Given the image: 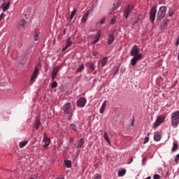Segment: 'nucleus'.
Segmentation results:
<instances>
[{"label":"nucleus","instance_id":"f257e3e1","mask_svg":"<svg viewBox=\"0 0 179 179\" xmlns=\"http://www.w3.org/2000/svg\"><path fill=\"white\" fill-rule=\"evenodd\" d=\"M131 57H133L131 59V65L132 66H135L138 61L142 60V53H139V48L138 46L134 45L130 52Z\"/></svg>","mask_w":179,"mask_h":179},{"label":"nucleus","instance_id":"f03ea898","mask_svg":"<svg viewBox=\"0 0 179 179\" xmlns=\"http://www.w3.org/2000/svg\"><path fill=\"white\" fill-rule=\"evenodd\" d=\"M171 124L173 128H178L179 125V110L173 112L171 115Z\"/></svg>","mask_w":179,"mask_h":179},{"label":"nucleus","instance_id":"7ed1b4c3","mask_svg":"<svg viewBox=\"0 0 179 179\" xmlns=\"http://www.w3.org/2000/svg\"><path fill=\"white\" fill-rule=\"evenodd\" d=\"M166 10H167V8H166V6L160 7L157 13V20H158L159 22H162V20L164 19V16H166Z\"/></svg>","mask_w":179,"mask_h":179},{"label":"nucleus","instance_id":"20e7f679","mask_svg":"<svg viewBox=\"0 0 179 179\" xmlns=\"http://www.w3.org/2000/svg\"><path fill=\"white\" fill-rule=\"evenodd\" d=\"M166 120V117L164 115H158L157 117L156 121L153 124V128H157L159 125L163 124L164 121Z\"/></svg>","mask_w":179,"mask_h":179},{"label":"nucleus","instance_id":"39448f33","mask_svg":"<svg viewBox=\"0 0 179 179\" xmlns=\"http://www.w3.org/2000/svg\"><path fill=\"white\" fill-rule=\"evenodd\" d=\"M62 110L64 111L65 114H71L72 113V105L71 103H66L63 106Z\"/></svg>","mask_w":179,"mask_h":179},{"label":"nucleus","instance_id":"423d86ee","mask_svg":"<svg viewBox=\"0 0 179 179\" xmlns=\"http://www.w3.org/2000/svg\"><path fill=\"white\" fill-rule=\"evenodd\" d=\"M156 13H157L156 7L151 8L150 11V20H151L152 23H153L155 22V19H156Z\"/></svg>","mask_w":179,"mask_h":179},{"label":"nucleus","instance_id":"0eeeda50","mask_svg":"<svg viewBox=\"0 0 179 179\" xmlns=\"http://www.w3.org/2000/svg\"><path fill=\"white\" fill-rule=\"evenodd\" d=\"M133 9H134V6L132 5H128L124 8L123 13L126 19H128V16H129V13H131V10H132Z\"/></svg>","mask_w":179,"mask_h":179},{"label":"nucleus","instance_id":"6e6552de","mask_svg":"<svg viewBox=\"0 0 179 179\" xmlns=\"http://www.w3.org/2000/svg\"><path fill=\"white\" fill-rule=\"evenodd\" d=\"M43 142L45 143L43 144V148H48L50 143H51V140L47 136V134H44L43 135Z\"/></svg>","mask_w":179,"mask_h":179},{"label":"nucleus","instance_id":"1a4fd4ad","mask_svg":"<svg viewBox=\"0 0 179 179\" xmlns=\"http://www.w3.org/2000/svg\"><path fill=\"white\" fill-rule=\"evenodd\" d=\"M114 30H111L109 32L108 39V45H111L112 43H114Z\"/></svg>","mask_w":179,"mask_h":179},{"label":"nucleus","instance_id":"9d476101","mask_svg":"<svg viewBox=\"0 0 179 179\" xmlns=\"http://www.w3.org/2000/svg\"><path fill=\"white\" fill-rule=\"evenodd\" d=\"M100 37H101V33L100 31H98L96 35L92 36V38H94V40L92 42V44H96V43L100 40Z\"/></svg>","mask_w":179,"mask_h":179},{"label":"nucleus","instance_id":"9b49d317","mask_svg":"<svg viewBox=\"0 0 179 179\" xmlns=\"http://www.w3.org/2000/svg\"><path fill=\"white\" fill-rule=\"evenodd\" d=\"M77 105L78 107H85V106H86V99L83 97H80L77 101Z\"/></svg>","mask_w":179,"mask_h":179},{"label":"nucleus","instance_id":"f8f14e48","mask_svg":"<svg viewBox=\"0 0 179 179\" xmlns=\"http://www.w3.org/2000/svg\"><path fill=\"white\" fill-rule=\"evenodd\" d=\"M37 76H38V67L36 66L34 71L31 77V82H34V80H36Z\"/></svg>","mask_w":179,"mask_h":179},{"label":"nucleus","instance_id":"ddd939ff","mask_svg":"<svg viewBox=\"0 0 179 179\" xmlns=\"http://www.w3.org/2000/svg\"><path fill=\"white\" fill-rule=\"evenodd\" d=\"M169 22L170 21L169 20H164L159 27L160 30H164V29H166L167 26H169Z\"/></svg>","mask_w":179,"mask_h":179},{"label":"nucleus","instance_id":"4468645a","mask_svg":"<svg viewBox=\"0 0 179 179\" xmlns=\"http://www.w3.org/2000/svg\"><path fill=\"white\" fill-rule=\"evenodd\" d=\"M71 45H72V41H71V38H69L66 41L65 47L62 50V51H66V50H68Z\"/></svg>","mask_w":179,"mask_h":179},{"label":"nucleus","instance_id":"2eb2a0df","mask_svg":"<svg viewBox=\"0 0 179 179\" xmlns=\"http://www.w3.org/2000/svg\"><path fill=\"white\" fill-rule=\"evenodd\" d=\"M58 72H59V67L55 68L52 71V80L55 79V76L58 75Z\"/></svg>","mask_w":179,"mask_h":179},{"label":"nucleus","instance_id":"dca6fc26","mask_svg":"<svg viewBox=\"0 0 179 179\" xmlns=\"http://www.w3.org/2000/svg\"><path fill=\"white\" fill-rule=\"evenodd\" d=\"M160 139H162V134L160 132L155 133L154 141H155V142H159V141H160Z\"/></svg>","mask_w":179,"mask_h":179},{"label":"nucleus","instance_id":"f3484780","mask_svg":"<svg viewBox=\"0 0 179 179\" xmlns=\"http://www.w3.org/2000/svg\"><path fill=\"white\" fill-rule=\"evenodd\" d=\"M106 106H107V101H104L100 110H99L100 114H103V113H104V110H106Z\"/></svg>","mask_w":179,"mask_h":179},{"label":"nucleus","instance_id":"a211bd4d","mask_svg":"<svg viewBox=\"0 0 179 179\" xmlns=\"http://www.w3.org/2000/svg\"><path fill=\"white\" fill-rule=\"evenodd\" d=\"M108 61V57H103L102 59V60L101 61V64L102 65V67L106 66V65L107 64Z\"/></svg>","mask_w":179,"mask_h":179},{"label":"nucleus","instance_id":"6ab92c4d","mask_svg":"<svg viewBox=\"0 0 179 179\" xmlns=\"http://www.w3.org/2000/svg\"><path fill=\"white\" fill-rule=\"evenodd\" d=\"M104 139L108 143V145H111V142H110V138L108 137V134L106 131L104 132Z\"/></svg>","mask_w":179,"mask_h":179},{"label":"nucleus","instance_id":"aec40b11","mask_svg":"<svg viewBox=\"0 0 179 179\" xmlns=\"http://www.w3.org/2000/svg\"><path fill=\"white\" fill-rule=\"evenodd\" d=\"M172 152H177V150H178V144H177V143H173V147L171 149Z\"/></svg>","mask_w":179,"mask_h":179},{"label":"nucleus","instance_id":"412c9836","mask_svg":"<svg viewBox=\"0 0 179 179\" xmlns=\"http://www.w3.org/2000/svg\"><path fill=\"white\" fill-rule=\"evenodd\" d=\"M34 125L35 128H36V129H38V128H40V125H41V122H40V120L36 119Z\"/></svg>","mask_w":179,"mask_h":179},{"label":"nucleus","instance_id":"4be33fe9","mask_svg":"<svg viewBox=\"0 0 179 179\" xmlns=\"http://www.w3.org/2000/svg\"><path fill=\"white\" fill-rule=\"evenodd\" d=\"M125 173H127V170L122 169L121 171H118L117 175L119 177H123V176H125Z\"/></svg>","mask_w":179,"mask_h":179},{"label":"nucleus","instance_id":"5701e85b","mask_svg":"<svg viewBox=\"0 0 179 179\" xmlns=\"http://www.w3.org/2000/svg\"><path fill=\"white\" fill-rule=\"evenodd\" d=\"M64 164L67 169H71V167H72V164L69 160H64Z\"/></svg>","mask_w":179,"mask_h":179},{"label":"nucleus","instance_id":"b1692460","mask_svg":"<svg viewBox=\"0 0 179 179\" xmlns=\"http://www.w3.org/2000/svg\"><path fill=\"white\" fill-rule=\"evenodd\" d=\"M87 17H89V11H87L82 18V22L83 23H86V20H87Z\"/></svg>","mask_w":179,"mask_h":179},{"label":"nucleus","instance_id":"393cba45","mask_svg":"<svg viewBox=\"0 0 179 179\" xmlns=\"http://www.w3.org/2000/svg\"><path fill=\"white\" fill-rule=\"evenodd\" d=\"M85 143V140L83 138H81L78 143V148L80 149L82 146H83V144Z\"/></svg>","mask_w":179,"mask_h":179},{"label":"nucleus","instance_id":"a878e982","mask_svg":"<svg viewBox=\"0 0 179 179\" xmlns=\"http://www.w3.org/2000/svg\"><path fill=\"white\" fill-rule=\"evenodd\" d=\"M27 143H29V141H22V142H20L19 146L20 148H24V146H26V145H27Z\"/></svg>","mask_w":179,"mask_h":179},{"label":"nucleus","instance_id":"bb28decb","mask_svg":"<svg viewBox=\"0 0 179 179\" xmlns=\"http://www.w3.org/2000/svg\"><path fill=\"white\" fill-rule=\"evenodd\" d=\"M115 22H117V15H115L111 18L110 20V24H115Z\"/></svg>","mask_w":179,"mask_h":179},{"label":"nucleus","instance_id":"cd10ccee","mask_svg":"<svg viewBox=\"0 0 179 179\" xmlns=\"http://www.w3.org/2000/svg\"><path fill=\"white\" fill-rule=\"evenodd\" d=\"M88 68H90L92 71H94V64L92 62H88L87 64Z\"/></svg>","mask_w":179,"mask_h":179},{"label":"nucleus","instance_id":"c85d7f7f","mask_svg":"<svg viewBox=\"0 0 179 179\" xmlns=\"http://www.w3.org/2000/svg\"><path fill=\"white\" fill-rule=\"evenodd\" d=\"M9 5H10V1H9L7 3V4L6 6H4V7L3 8V12H5L6 10H8V9H9Z\"/></svg>","mask_w":179,"mask_h":179},{"label":"nucleus","instance_id":"c756f323","mask_svg":"<svg viewBox=\"0 0 179 179\" xmlns=\"http://www.w3.org/2000/svg\"><path fill=\"white\" fill-rule=\"evenodd\" d=\"M75 15H76V9H74L71 14L70 20H72L73 17H75Z\"/></svg>","mask_w":179,"mask_h":179},{"label":"nucleus","instance_id":"7c9ffc66","mask_svg":"<svg viewBox=\"0 0 179 179\" xmlns=\"http://www.w3.org/2000/svg\"><path fill=\"white\" fill-rule=\"evenodd\" d=\"M118 71H120V67H118V66H115V67H114V69H113V73H114L113 76H115V75H116L117 73H118Z\"/></svg>","mask_w":179,"mask_h":179},{"label":"nucleus","instance_id":"2f4dec72","mask_svg":"<svg viewBox=\"0 0 179 179\" xmlns=\"http://www.w3.org/2000/svg\"><path fill=\"white\" fill-rule=\"evenodd\" d=\"M39 36H40V32H36L34 34V40H35V41H37V40H38Z\"/></svg>","mask_w":179,"mask_h":179},{"label":"nucleus","instance_id":"473e14b6","mask_svg":"<svg viewBox=\"0 0 179 179\" xmlns=\"http://www.w3.org/2000/svg\"><path fill=\"white\" fill-rule=\"evenodd\" d=\"M85 69V66L82 64L76 71V72H82Z\"/></svg>","mask_w":179,"mask_h":179},{"label":"nucleus","instance_id":"72a5a7b5","mask_svg":"<svg viewBox=\"0 0 179 179\" xmlns=\"http://www.w3.org/2000/svg\"><path fill=\"white\" fill-rule=\"evenodd\" d=\"M70 128H71V129H73V131H77V129H78V127H76V125H75L73 124H71L70 125Z\"/></svg>","mask_w":179,"mask_h":179},{"label":"nucleus","instance_id":"f704fd0d","mask_svg":"<svg viewBox=\"0 0 179 179\" xmlns=\"http://www.w3.org/2000/svg\"><path fill=\"white\" fill-rule=\"evenodd\" d=\"M57 86H58V84L57 83V81H54L52 85H51V87L52 89H55V87H57Z\"/></svg>","mask_w":179,"mask_h":179},{"label":"nucleus","instance_id":"c9c22d12","mask_svg":"<svg viewBox=\"0 0 179 179\" xmlns=\"http://www.w3.org/2000/svg\"><path fill=\"white\" fill-rule=\"evenodd\" d=\"M93 178L94 179H101V175H100V173H96V175H94Z\"/></svg>","mask_w":179,"mask_h":179},{"label":"nucleus","instance_id":"e433bc0d","mask_svg":"<svg viewBox=\"0 0 179 179\" xmlns=\"http://www.w3.org/2000/svg\"><path fill=\"white\" fill-rule=\"evenodd\" d=\"M149 142V137L147 136L144 138L143 145H146Z\"/></svg>","mask_w":179,"mask_h":179},{"label":"nucleus","instance_id":"4c0bfd02","mask_svg":"<svg viewBox=\"0 0 179 179\" xmlns=\"http://www.w3.org/2000/svg\"><path fill=\"white\" fill-rule=\"evenodd\" d=\"M25 23H26V20H22L20 21V26L23 27V26H24Z\"/></svg>","mask_w":179,"mask_h":179},{"label":"nucleus","instance_id":"58836bf2","mask_svg":"<svg viewBox=\"0 0 179 179\" xmlns=\"http://www.w3.org/2000/svg\"><path fill=\"white\" fill-rule=\"evenodd\" d=\"M117 9V7H114L111 11L109 12L110 15H113L114 13L115 10Z\"/></svg>","mask_w":179,"mask_h":179},{"label":"nucleus","instance_id":"ea45409f","mask_svg":"<svg viewBox=\"0 0 179 179\" xmlns=\"http://www.w3.org/2000/svg\"><path fill=\"white\" fill-rule=\"evenodd\" d=\"M179 161V153L175 157L174 162Z\"/></svg>","mask_w":179,"mask_h":179},{"label":"nucleus","instance_id":"a19ab883","mask_svg":"<svg viewBox=\"0 0 179 179\" xmlns=\"http://www.w3.org/2000/svg\"><path fill=\"white\" fill-rule=\"evenodd\" d=\"M154 179H160V176H159L158 174H155L153 176Z\"/></svg>","mask_w":179,"mask_h":179},{"label":"nucleus","instance_id":"79ce46f5","mask_svg":"<svg viewBox=\"0 0 179 179\" xmlns=\"http://www.w3.org/2000/svg\"><path fill=\"white\" fill-rule=\"evenodd\" d=\"M169 16L174 15V11H173V10L170 9L169 11Z\"/></svg>","mask_w":179,"mask_h":179},{"label":"nucleus","instance_id":"37998d69","mask_svg":"<svg viewBox=\"0 0 179 179\" xmlns=\"http://www.w3.org/2000/svg\"><path fill=\"white\" fill-rule=\"evenodd\" d=\"M139 22V18H138V20H136V21L134 22V26L138 25V22Z\"/></svg>","mask_w":179,"mask_h":179},{"label":"nucleus","instance_id":"c03bdc74","mask_svg":"<svg viewBox=\"0 0 179 179\" xmlns=\"http://www.w3.org/2000/svg\"><path fill=\"white\" fill-rule=\"evenodd\" d=\"M5 14L3 13H2L1 15H0V22L2 20V19H3V15Z\"/></svg>","mask_w":179,"mask_h":179},{"label":"nucleus","instance_id":"a18cd8bd","mask_svg":"<svg viewBox=\"0 0 179 179\" xmlns=\"http://www.w3.org/2000/svg\"><path fill=\"white\" fill-rule=\"evenodd\" d=\"M100 24H104L105 22H104V18L101 20L99 22Z\"/></svg>","mask_w":179,"mask_h":179},{"label":"nucleus","instance_id":"49530a36","mask_svg":"<svg viewBox=\"0 0 179 179\" xmlns=\"http://www.w3.org/2000/svg\"><path fill=\"white\" fill-rule=\"evenodd\" d=\"M132 162H134V159L133 158H130L129 159V164H131V163H132Z\"/></svg>","mask_w":179,"mask_h":179},{"label":"nucleus","instance_id":"de8ad7c7","mask_svg":"<svg viewBox=\"0 0 179 179\" xmlns=\"http://www.w3.org/2000/svg\"><path fill=\"white\" fill-rule=\"evenodd\" d=\"M145 162H146V158L143 159V164H144Z\"/></svg>","mask_w":179,"mask_h":179},{"label":"nucleus","instance_id":"09e8293b","mask_svg":"<svg viewBox=\"0 0 179 179\" xmlns=\"http://www.w3.org/2000/svg\"><path fill=\"white\" fill-rule=\"evenodd\" d=\"M57 179H64V176H59Z\"/></svg>","mask_w":179,"mask_h":179},{"label":"nucleus","instance_id":"8fccbe9b","mask_svg":"<svg viewBox=\"0 0 179 179\" xmlns=\"http://www.w3.org/2000/svg\"><path fill=\"white\" fill-rule=\"evenodd\" d=\"M93 55H94V57H96V56L97 55V54L94 52H93Z\"/></svg>","mask_w":179,"mask_h":179},{"label":"nucleus","instance_id":"3c124183","mask_svg":"<svg viewBox=\"0 0 179 179\" xmlns=\"http://www.w3.org/2000/svg\"><path fill=\"white\" fill-rule=\"evenodd\" d=\"M71 117H72V114H71V116L69 117V119L71 120Z\"/></svg>","mask_w":179,"mask_h":179},{"label":"nucleus","instance_id":"603ef678","mask_svg":"<svg viewBox=\"0 0 179 179\" xmlns=\"http://www.w3.org/2000/svg\"><path fill=\"white\" fill-rule=\"evenodd\" d=\"M3 5H5V3H3Z\"/></svg>","mask_w":179,"mask_h":179},{"label":"nucleus","instance_id":"864d4df0","mask_svg":"<svg viewBox=\"0 0 179 179\" xmlns=\"http://www.w3.org/2000/svg\"><path fill=\"white\" fill-rule=\"evenodd\" d=\"M3 1H6V0H3Z\"/></svg>","mask_w":179,"mask_h":179}]
</instances>
